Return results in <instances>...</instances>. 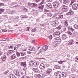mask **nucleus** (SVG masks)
Returning a JSON list of instances; mask_svg holds the SVG:
<instances>
[{
    "mask_svg": "<svg viewBox=\"0 0 78 78\" xmlns=\"http://www.w3.org/2000/svg\"><path fill=\"white\" fill-rule=\"evenodd\" d=\"M62 75V73L60 72H57L56 74V77L57 78H60L61 76V75Z\"/></svg>",
    "mask_w": 78,
    "mask_h": 78,
    "instance_id": "0eeeda50",
    "label": "nucleus"
},
{
    "mask_svg": "<svg viewBox=\"0 0 78 78\" xmlns=\"http://www.w3.org/2000/svg\"><path fill=\"white\" fill-rule=\"evenodd\" d=\"M13 52V51H12V50H10L9 51V54H11V53H12Z\"/></svg>",
    "mask_w": 78,
    "mask_h": 78,
    "instance_id": "a18cd8bd",
    "label": "nucleus"
},
{
    "mask_svg": "<svg viewBox=\"0 0 78 78\" xmlns=\"http://www.w3.org/2000/svg\"><path fill=\"white\" fill-rule=\"evenodd\" d=\"M63 18V15H59L58 17V19H62Z\"/></svg>",
    "mask_w": 78,
    "mask_h": 78,
    "instance_id": "473e14b6",
    "label": "nucleus"
},
{
    "mask_svg": "<svg viewBox=\"0 0 78 78\" xmlns=\"http://www.w3.org/2000/svg\"><path fill=\"white\" fill-rule=\"evenodd\" d=\"M62 26H61V25H60V26H59L58 27H57L56 28V29L57 30H61V27Z\"/></svg>",
    "mask_w": 78,
    "mask_h": 78,
    "instance_id": "cd10ccee",
    "label": "nucleus"
},
{
    "mask_svg": "<svg viewBox=\"0 0 78 78\" xmlns=\"http://www.w3.org/2000/svg\"><path fill=\"white\" fill-rule=\"evenodd\" d=\"M29 64L30 66H34L35 67L37 66L39 64L38 62L34 61L30 62Z\"/></svg>",
    "mask_w": 78,
    "mask_h": 78,
    "instance_id": "f03ea898",
    "label": "nucleus"
},
{
    "mask_svg": "<svg viewBox=\"0 0 78 78\" xmlns=\"http://www.w3.org/2000/svg\"><path fill=\"white\" fill-rule=\"evenodd\" d=\"M53 4L54 7L56 8L59 6V2L58 1H55L54 2Z\"/></svg>",
    "mask_w": 78,
    "mask_h": 78,
    "instance_id": "7ed1b4c3",
    "label": "nucleus"
},
{
    "mask_svg": "<svg viewBox=\"0 0 78 78\" xmlns=\"http://www.w3.org/2000/svg\"><path fill=\"white\" fill-rule=\"evenodd\" d=\"M41 1V0H35L36 2H40Z\"/></svg>",
    "mask_w": 78,
    "mask_h": 78,
    "instance_id": "864d4df0",
    "label": "nucleus"
},
{
    "mask_svg": "<svg viewBox=\"0 0 78 78\" xmlns=\"http://www.w3.org/2000/svg\"><path fill=\"white\" fill-rule=\"evenodd\" d=\"M64 26H65V27H66L68 26V22L67 21H65Z\"/></svg>",
    "mask_w": 78,
    "mask_h": 78,
    "instance_id": "bb28decb",
    "label": "nucleus"
},
{
    "mask_svg": "<svg viewBox=\"0 0 78 78\" xmlns=\"http://www.w3.org/2000/svg\"><path fill=\"white\" fill-rule=\"evenodd\" d=\"M48 48V46H46V47H45V46H43V50H45V51H47V50Z\"/></svg>",
    "mask_w": 78,
    "mask_h": 78,
    "instance_id": "5701e85b",
    "label": "nucleus"
},
{
    "mask_svg": "<svg viewBox=\"0 0 78 78\" xmlns=\"http://www.w3.org/2000/svg\"><path fill=\"white\" fill-rule=\"evenodd\" d=\"M52 45L54 47H58V44L57 42L54 41L53 42L52 44Z\"/></svg>",
    "mask_w": 78,
    "mask_h": 78,
    "instance_id": "ddd939ff",
    "label": "nucleus"
},
{
    "mask_svg": "<svg viewBox=\"0 0 78 78\" xmlns=\"http://www.w3.org/2000/svg\"><path fill=\"white\" fill-rule=\"evenodd\" d=\"M11 58L12 59H16V58H17V57H16V54H15L11 56Z\"/></svg>",
    "mask_w": 78,
    "mask_h": 78,
    "instance_id": "4468645a",
    "label": "nucleus"
},
{
    "mask_svg": "<svg viewBox=\"0 0 78 78\" xmlns=\"http://www.w3.org/2000/svg\"><path fill=\"white\" fill-rule=\"evenodd\" d=\"M51 24L53 27H57L58 25V22L57 21L52 22Z\"/></svg>",
    "mask_w": 78,
    "mask_h": 78,
    "instance_id": "39448f33",
    "label": "nucleus"
},
{
    "mask_svg": "<svg viewBox=\"0 0 78 78\" xmlns=\"http://www.w3.org/2000/svg\"><path fill=\"white\" fill-rule=\"evenodd\" d=\"M50 73H49L48 71V70L45 72V74H46V75H48V74H50Z\"/></svg>",
    "mask_w": 78,
    "mask_h": 78,
    "instance_id": "79ce46f5",
    "label": "nucleus"
},
{
    "mask_svg": "<svg viewBox=\"0 0 78 78\" xmlns=\"http://www.w3.org/2000/svg\"><path fill=\"white\" fill-rule=\"evenodd\" d=\"M35 42V40H32V41L31 42V43H32V44H34V43Z\"/></svg>",
    "mask_w": 78,
    "mask_h": 78,
    "instance_id": "bf43d9fd",
    "label": "nucleus"
},
{
    "mask_svg": "<svg viewBox=\"0 0 78 78\" xmlns=\"http://www.w3.org/2000/svg\"><path fill=\"white\" fill-rule=\"evenodd\" d=\"M47 70L50 73L52 72V69L50 68H48Z\"/></svg>",
    "mask_w": 78,
    "mask_h": 78,
    "instance_id": "72a5a7b5",
    "label": "nucleus"
},
{
    "mask_svg": "<svg viewBox=\"0 0 78 78\" xmlns=\"http://www.w3.org/2000/svg\"><path fill=\"white\" fill-rule=\"evenodd\" d=\"M28 6H31V5H32V3H28Z\"/></svg>",
    "mask_w": 78,
    "mask_h": 78,
    "instance_id": "6e6d98bb",
    "label": "nucleus"
},
{
    "mask_svg": "<svg viewBox=\"0 0 78 78\" xmlns=\"http://www.w3.org/2000/svg\"><path fill=\"white\" fill-rule=\"evenodd\" d=\"M42 76H43V75L41 74L37 75V78H42Z\"/></svg>",
    "mask_w": 78,
    "mask_h": 78,
    "instance_id": "dca6fc26",
    "label": "nucleus"
},
{
    "mask_svg": "<svg viewBox=\"0 0 78 78\" xmlns=\"http://www.w3.org/2000/svg\"><path fill=\"white\" fill-rule=\"evenodd\" d=\"M16 49H17V47L15 46L14 47V50H16Z\"/></svg>",
    "mask_w": 78,
    "mask_h": 78,
    "instance_id": "680f3d73",
    "label": "nucleus"
},
{
    "mask_svg": "<svg viewBox=\"0 0 78 78\" xmlns=\"http://www.w3.org/2000/svg\"><path fill=\"white\" fill-rule=\"evenodd\" d=\"M68 10H69V8L67 7V6L65 5H63L62 9V12H67Z\"/></svg>",
    "mask_w": 78,
    "mask_h": 78,
    "instance_id": "20e7f679",
    "label": "nucleus"
},
{
    "mask_svg": "<svg viewBox=\"0 0 78 78\" xmlns=\"http://www.w3.org/2000/svg\"><path fill=\"white\" fill-rule=\"evenodd\" d=\"M48 37H49V39H51L53 38V36H52V35H50Z\"/></svg>",
    "mask_w": 78,
    "mask_h": 78,
    "instance_id": "37998d69",
    "label": "nucleus"
},
{
    "mask_svg": "<svg viewBox=\"0 0 78 78\" xmlns=\"http://www.w3.org/2000/svg\"><path fill=\"white\" fill-rule=\"evenodd\" d=\"M73 3V1H72L71 2V3L70 4V5H72V4Z\"/></svg>",
    "mask_w": 78,
    "mask_h": 78,
    "instance_id": "338daca9",
    "label": "nucleus"
},
{
    "mask_svg": "<svg viewBox=\"0 0 78 78\" xmlns=\"http://www.w3.org/2000/svg\"><path fill=\"white\" fill-rule=\"evenodd\" d=\"M8 73V71H6L5 72V74H7V73Z\"/></svg>",
    "mask_w": 78,
    "mask_h": 78,
    "instance_id": "052dcab7",
    "label": "nucleus"
},
{
    "mask_svg": "<svg viewBox=\"0 0 78 78\" xmlns=\"http://www.w3.org/2000/svg\"><path fill=\"white\" fill-rule=\"evenodd\" d=\"M66 30L67 29L66 28V27H64L62 29V30L63 31L65 32V31H66Z\"/></svg>",
    "mask_w": 78,
    "mask_h": 78,
    "instance_id": "f704fd0d",
    "label": "nucleus"
},
{
    "mask_svg": "<svg viewBox=\"0 0 78 78\" xmlns=\"http://www.w3.org/2000/svg\"><path fill=\"white\" fill-rule=\"evenodd\" d=\"M3 54V52H2L1 51H0V55H2Z\"/></svg>",
    "mask_w": 78,
    "mask_h": 78,
    "instance_id": "e2e57ef3",
    "label": "nucleus"
},
{
    "mask_svg": "<svg viewBox=\"0 0 78 78\" xmlns=\"http://www.w3.org/2000/svg\"><path fill=\"white\" fill-rule=\"evenodd\" d=\"M5 10L3 9H0V14H2L3 12H4Z\"/></svg>",
    "mask_w": 78,
    "mask_h": 78,
    "instance_id": "2f4dec72",
    "label": "nucleus"
},
{
    "mask_svg": "<svg viewBox=\"0 0 78 78\" xmlns=\"http://www.w3.org/2000/svg\"><path fill=\"white\" fill-rule=\"evenodd\" d=\"M45 2V0H43L41 3H40V5H42L43 3H44Z\"/></svg>",
    "mask_w": 78,
    "mask_h": 78,
    "instance_id": "4c0bfd02",
    "label": "nucleus"
},
{
    "mask_svg": "<svg viewBox=\"0 0 78 78\" xmlns=\"http://www.w3.org/2000/svg\"><path fill=\"white\" fill-rule=\"evenodd\" d=\"M73 44V40H71L70 42H69L68 43V45H72Z\"/></svg>",
    "mask_w": 78,
    "mask_h": 78,
    "instance_id": "a211bd4d",
    "label": "nucleus"
},
{
    "mask_svg": "<svg viewBox=\"0 0 78 78\" xmlns=\"http://www.w3.org/2000/svg\"><path fill=\"white\" fill-rule=\"evenodd\" d=\"M74 28H75V29H77V30H78V25H74Z\"/></svg>",
    "mask_w": 78,
    "mask_h": 78,
    "instance_id": "c756f323",
    "label": "nucleus"
},
{
    "mask_svg": "<svg viewBox=\"0 0 78 78\" xmlns=\"http://www.w3.org/2000/svg\"><path fill=\"white\" fill-rule=\"evenodd\" d=\"M23 10L25 11L26 12H27L28 11V9H27L24 8H23Z\"/></svg>",
    "mask_w": 78,
    "mask_h": 78,
    "instance_id": "ea45409f",
    "label": "nucleus"
},
{
    "mask_svg": "<svg viewBox=\"0 0 78 78\" xmlns=\"http://www.w3.org/2000/svg\"><path fill=\"white\" fill-rule=\"evenodd\" d=\"M75 61L76 62H78V57H76L75 58Z\"/></svg>",
    "mask_w": 78,
    "mask_h": 78,
    "instance_id": "49530a36",
    "label": "nucleus"
},
{
    "mask_svg": "<svg viewBox=\"0 0 78 78\" xmlns=\"http://www.w3.org/2000/svg\"><path fill=\"white\" fill-rule=\"evenodd\" d=\"M6 55H4L2 58V61H5V59H6Z\"/></svg>",
    "mask_w": 78,
    "mask_h": 78,
    "instance_id": "c85d7f7f",
    "label": "nucleus"
},
{
    "mask_svg": "<svg viewBox=\"0 0 78 78\" xmlns=\"http://www.w3.org/2000/svg\"><path fill=\"white\" fill-rule=\"evenodd\" d=\"M8 49L9 50H11L13 49L14 48V46L13 45H10V46H9Z\"/></svg>",
    "mask_w": 78,
    "mask_h": 78,
    "instance_id": "b1692460",
    "label": "nucleus"
},
{
    "mask_svg": "<svg viewBox=\"0 0 78 78\" xmlns=\"http://www.w3.org/2000/svg\"><path fill=\"white\" fill-rule=\"evenodd\" d=\"M49 11V10L47 9H45V12H48Z\"/></svg>",
    "mask_w": 78,
    "mask_h": 78,
    "instance_id": "0e129e2a",
    "label": "nucleus"
},
{
    "mask_svg": "<svg viewBox=\"0 0 78 78\" xmlns=\"http://www.w3.org/2000/svg\"><path fill=\"white\" fill-rule=\"evenodd\" d=\"M21 66H23V67H26L27 66V64H26V63L22 62L21 63Z\"/></svg>",
    "mask_w": 78,
    "mask_h": 78,
    "instance_id": "2eb2a0df",
    "label": "nucleus"
},
{
    "mask_svg": "<svg viewBox=\"0 0 78 78\" xmlns=\"http://www.w3.org/2000/svg\"><path fill=\"white\" fill-rule=\"evenodd\" d=\"M27 53L28 54H31V53H32V52L30 51H27Z\"/></svg>",
    "mask_w": 78,
    "mask_h": 78,
    "instance_id": "603ef678",
    "label": "nucleus"
},
{
    "mask_svg": "<svg viewBox=\"0 0 78 78\" xmlns=\"http://www.w3.org/2000/svg\"><path fill=\"white\" fill-rule=\"evenodd\" d=\"M3 32H5L6 31H7V30H3L2 31Z\"/></svg>",
    "mask_w": 78,
    "mask_h": 78,
    "instance_id": "69168bd1",
    "label": "nucleus"
},
{
    "mask_svg": "<svg viewBox=\"0 0 78 78\" xmlns=\"http://www.w3.org/2000/svg\"><path fill=\"white\" fill-rule=\"evenodd\" d=\"M56 41H58V42H61V39L59 37H56L55 38Z\"/></svg>",
    "mask_w": 78,
    "mask_h": 78,
    "instance_id": "9b49d317",
    "label": "nucleus"
},
{
    "mask_svg": "<svg viewBox=\"0 0 78 78\" xmlns=\"http://www.w3.org/2000/svg\"><path fill=\"white\" fill-rule=\"evenodd\" d=\"M63 3L64 5H67L68 4V0H63Z\"/></svg>",
    "mask_w": 78,
    "mask_h": 78,
    "instance_id": "f3484780",
    "label": "nucleus"
},
{
    "mask_svg": "<svg viewBox=\"0 0 78 78\" xmlns=\"http://www.w3.org/2000/svg\"><path fill=\"white\" fill-rule=\"evenodd\" d=\"M60 66L59 65H57L55 66V69H60Z\"/></svg>",
    "mask_w": 78,
    "mask_h": 78,
    "instance_id": "393cba45",
    "label": "nucleus"
},
{
    "mask_svg": "<svg viewBox=\"0 0 78 78\" xmlns=\"http://www.w3.org/2000/svg\"><path fill=\"white\" fill-rule=\"evenodd\" d=\"M62 76L64 78V77H66V73H62Z\"/></svg>",
    "mask_w": 78,
    "mask_h": 78,
    "instance_id": "e433bc0d",
    "label": "nucleus"
},
{
    "mask_svg": "<svg viewBox=\"0 0 78 78\" xmlns=\"http://www.w3.org/2000/svg\"><path fill=\"white\" fill-rule=\"evenodd\" d=\"M16 55H17V56H20V53L19 52H16Z\"/></svg>",
    "mask_w": 78,
    "mask_h": 78,
    "instance_id": "c03bdc74",
    "label": "nucleus"
},
{
    "mask_svg": "<svg viewBox=\"0 0 78 78\" xmlns=\"http://www.w3.org/2000/svg\"><path fill=\"white\" fill-rule=\"evenodd\" d=\"M28 50L29 51H34L36 50V48L33 46H30L29 47Z\"/></svg>",
    "mask_w": 78,
    "mask_h": 78,
    "instance_id": "6e6552de",
    "label": "nucleus"
},
{
    "mask_svg": "<svg viewBox=\"0 0 78 78\" xmlns=\"http://www.w3.org/2000/svg\"><path fill=\"white\" fill-rule=\"evenodd\" d=\"M46 8H52V5L51 4H48L46 5Z\"/></svg>",
    "mask_w": 78,
    "mask_h": 78,
    "instance_id": "f8f14e48",
    "label": "nucleus"
},
{
    "mask_svg": "<svg viewBox=\"0 0 78 78\" xmlns=\"http://www.w3.org/2000/svg\"><path fill=\"white\" fill-rule=\"evenodd\" d=\"M65 62V61H59L58 62V63H59V64H62V63H63V62Z\"/></svg>",
    "mask_w": 78,
    "mask_h": 78,
    "instance_id": "c9c22d12",
    "label": "nucleus"
},
{
    "mask_svg": "<svg viewBox=\"0 0 78 78\" xmlns=\"http://www.w3.org/2000/svg\"><path fill=\"white\" fill-rule=\"evenodd\" d=\"M16 75L19 77H17L15 75L12 74H10V78H22V76L23 75V72L20 73L19 71H16L15 74Z\"/></svg>",
    "mask_w": 78,
    "mask_h": 78,
    "instance_id": "f257e3e1",
    "label": "nucleus"
},
{
    "mask_svg": "<svg viewBox=\"0 0 78 78\" xmlns=\"http://www.w3.org/2000/svg\"><path fill=\"white\" fill-rule=\"evenodd\" d=\"M21 44H19L17 45V46L18 47H20L21 46Z\"/></svg>",
    "mask_w": 78,
    "mask_h": 78,
    "instance_id": "13d9d810",
    "label": "nucleus"
},
{
    "mask_svg": "<svg viewBox=\"0 0 78 78\" xmlns=\"http://www.w3.org/2000/svg\"><path fill=\"white\" fill-rule=\"evenodd\" d=\"M21 56H25V55H27V53L26 52H24V53H22L21 52Z\"/></svg>",
    "mask_w": 78,
    "mask_h": 78,
    "instance_id": "a878e982",
    "label": "nucleus"
},
{
    "mask_svg": "<svg viewBox=\"0 0 78 78\" xmlns=\"http://www.w3.org/2000/svg\"><path fill=\"white\" fill-rule=\"evenodd\" d=\"M73 9L74 10H76L78 9V4H75L72 6Z\"/></svg>",
    "mask_w": 78,
    "mask_h": 78,
    "instance_id": "423d86ee",
    "label": "nucleus"
},
{
    "mask_svg": "<svg viewBox=\"0 0 78 78\" xmlns=\"http://www.w3.org/2000/svg\"><path fill=\"white\" fill-rule=\"evenodd\" d=\"M32 70H34L35 72H36V73H38V72H39V70L37 69V68H33L32 69Z\"/></svg>",
    "mask_w": 78,
    "mask_h": 78,
    "instance_id": "aec40b11",
    "label": "nucleus"
},
{
    "mask_svg": "<svg viewBox=\"0 0 78 78\" xmlns=\"http://www.w3.org/2000/svg\"><path fill=\"white\" fill-rule=\"evenodd\" d=\"M66 14H67V16H69V15H71V12H68Z\"/></svg>",
    "mask_w": 78,
    "mask_h": 78,
    "instance_id": "8fccbe9b",
    "label": "nucleus"
},
{
    "mask_svg": "<svg viewBox=\"0 0 78 78\" xmlns=\"http://www.w3.org/2000/svg\"><path fill=\"white\" fill-rule=\"evenodd\" d=\"M32 5H33V6L32 7V8H36L37 7V4L34 3H32Z\"/></svg>",
    "mask_w": 78,
    "mask_h": 78,
    "instance_id": "4be33fe9",
    "label": "nucleus"
},
{
    "mask_svg": "<svg viewBox=\"0 0 78 78\" xmlns=\"http://www.w3.org/2000/svg\"><path fill=\"white\" fill-rule=\"evenodd\" d=\"M21 17L22 19H25V18H27V16H21Z\"/></svg>",
    "mask_w": 78,
    "mask_h": 78,
    "instance_id": "a19ab883",
    "label": "nucleus"
},
{
    "mask_svg": "<svg viewBox=\"0 0 78 78\" xmlns=\"http://www.w3.org/2000/svg\"><path fill=\"white\" fill-rule=\"evenodd\" d=\"M60 34H61L60 32L59 31H57L56 32H55L54 33L53 35L54 37L58 36L60 35Z\"/></svg>",
    "mask_w": 78,
    "mask_h": 78,
    "instance_id": "1a4fd4ad",
    "label": "nucleus"
},
{
    "mask_svg": "<svg viewBox=\"0 0 78 78\" xmlns=\"http://www.w3.org/2000/svg\"><path fill=\"white\" fill-rule=\"evenodd\" d=\"M68 33H69V34H70V35H72V33L69 31H68Z\"/></svg>",
    "mask_w": 78,
    "mask_h": 78,
    "instance_id": "09e8293b",
    "label": "nucleus"
},
{
    "mask_svg": "<svg viewBox=\"0 0 78 78\" xmlns=\"http://www.w3.org/2000/svg\"><path fill=\"white\" fill-rule=\"evenodd\" d=\"M4 6V4L1 3H0V6Z\"/></svg>",
    "mask_w": 78,
    "mask_h": 78,
    "instance_id": "de8ad7c7",
    "label": "nucleus"
},
{
    "mask_svg": "<svg viewBox=\"0 0 78 78\" xmlns=\"http://www.w3.org/2000/svg\"><path fill=\"white\" fill-rule=\"evenodd\" d=\"M44 5H42L38 7L39 9H41L42 10L43 9H44Z\"/></svg>",
    "mask_w": 78,
    "mask_h": 78,
    "instance_id": "412c9836",
    "label": "nucleus"
},
{
    "mask_svg": "<svg viewBox=\"0 0 78 78\" xmlns=\"http://www.w3.org/2000/svg\"><path fill=\"white\" fill-rule=\"evenodd\" d=\"M62 37L63 39H67V35L66 34H63L62 36Z\"/></svg>",
    "mask_w": 78,
    "mask_h": 78,
    "instance_id": "6ab92c4d",
    "label": "nucleus"
},
{
    "mask_svg": "<svg viewBox=\"0 0 78 78\" xmlns=\"http://www.w3.org/2000/svg\"><path fill=\"white\" fill-rule=\"evenodd\" d=\"M42 49H41L40 50V52H38V53H37V54H39V53H41V52H42Z\"/></svg>",
    "mask_w": 78,
    "mask_h": 78,
    "instance_id": "3c124183",
    "label": "nucleus"
},
{
    "mask_svg": "<svg viewBox=\"0 0 78 78\" xmlns=\"http://www.w3.org/2000/svg\"><path fill=\"white\" fill-rule=\"evenodd\" d=\"M40 68L41 69H45V66L43 64H41L40 66Z\"/></svg>",
    "mask_w": 78,
    "mask_h": 78,
    "instance_id": "9d476101",
    "label": "nucleus"
},
{
    "mask_svg": "<svg viewBox=\"0 0 78 78\" xmlns=\"http://www.w3.org/2000/svg\"><path fill=\"white\" fill-rule=\"evenodd\" d=\"M30 27H27V31H29V30H30Z\"/></svg>",
    "mask_w": 78,
    "mask_h": 78,
    "instance_id": "4d7b16f0",
    "label": "nucleus"
},
{
    "mask_svg": "<svg viewBox=\"0 0 78 78\" xmlns=\"http://www.w3.org/2000/svg\"><path fill=\"white\" fill-rule=\"evenodd\" d=\"M71 30H72V31H74V29H73V28H72Z\"/></svg>",
    "mask_w": 78,
    "mask_h": 78,
    "instance_id": "774afa93",
    "label": "nucleus"
},
{
    "mask_svg": "<svg viewBox=\"0 0 78 78\" xmlns=\"http://www.w3.org/2000/svg\"><path fill=\"white\" fill-rule=\"evenodd\" d=\"M47 14L48 16H49V17H51L52 16H53V15L52 14V13H47Z\"/></svg>",
    "mask_w": 78,
    "mask_h": 78,
    "instance_id": "7c9ffc66",
    "label": "nucleus"
},
{
    "mask_svg": "<svg viewBox=\"0 0 78 78\" xmlns=\"http://www.w3.org/2000/svg\"><path fill=\"white\" fill-rule=\"evenodd\" d=\"M40 25L42 26V27H45V24H41Z\"/></svg>",
    "mask_w": 78,
    "mask_h": 78,
    "instance_id": "5fc2aeb1",
    "label": "nucleus"
},
{
    "mask_svg": "<svg viewBox=\"0 0 78 78\" xmlns=\"http://www.w3.org/2000/svg\"><path fill=\"white\" fill-rule=\"evenodd\" d=\"M37 29L36 28H34L31 31L32 32H35L36 31Z\"/></svg>",
    "mask_w": 78,
    "mask_h": 78,
    "instance_id": "58836bf2",
    "label": "nucleus"
}]
</instances>
